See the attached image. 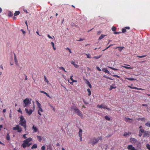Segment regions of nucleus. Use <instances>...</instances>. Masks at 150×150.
<instances>
[{
    "label": "nucleus",
    "mask_w": 150,
    "mask_h": 150,
    "mask_svg": "<svg viewBox=\"0 0 150 150\" xmlns=\"http://www.w3.org/2000/svg\"><path fill=\"white\" fill-rule=\"evenodd\" d=\"M102 137H100L98 138H93L91 139L89 141L88 143L91 144L93 146L98 143L99 140H102Z\"/></svg>",
    "instance_id": "f257e3e1"
},
{
    "label": "nucleus",
    "mask_w": 150,
    "mask_h": 150,
    "mask_svg": "<svg viewBox=\"0 0 150 150\" xmlns=\"http://www.w3.org/2000/svg\"><path fill=\"white\" fill-rule=\"evenodd\" d=\"M71 111H74V113L75 114H76L79 116L81 117H82L83 114L82 112L81 111H80L78 108L75 106H72L71 108Z\"/></svg>",
    "instance_id": "f03ea898"
},
{
    "label": "nucleus",
    "mask_w": 150,
    "mask_h": 150,
    "mask_svg": "<svg viewBox=\"0 0 150 150\" xmlns=\"http://www.w3.org/2000/svg\"><path fill=\"white\" fill-rule=\"evenodd\" d=\"M31 100V99L30 100L28 98L25 99L23 101V107H26L28 106L30 104Z\"/></svg>",
    "instance_id": "7ed1b4c3"
},
{
    "label": "nucleus",
    "mask_w": 150,
    "mask_h": 150,
    "mask_svg": "<svg viewBox=\"0 0 150 150\" xmlns=\"http://www.w3.org/2000/svg\"><path fill=\"white\" fill-rule=\"evenodd\" d=\"M97 107L100 108H102L104 109H106L107 110H111V109L110 108H107V107L106 105H105L103 104H102L101 105H97Z\"/></svg>",
    "instance_id": "20e7f679"
},
{
    "label": "nucleus",
    "mask_w": 150,
    "mask_h": 150,
    "mask_svg": "<svg viewBox=\"0 0 150 150\" xmlns=\"http://www.w3.org/2000/svg\"><path fill=\"white\" fill-rule=\"evenodd\" d=\"M13 129L14 130H17L18 132H21L22 130V128L18 125H17L16 127H13Z\"/></svg>",
    "instance_id": "39448f33"
},
{
    "label": "nucleus",
    "mask_w": 150,
    "mask_h": 150,
    "mask_svg": "<svg viewBox=\"0 0 150 150\" xmlns=\"http://www.w3.org/2000/svg\"><path fill=\"white\" fill-rule=\"evenodd\" d=\"M32 143L30 142L28 143L27 144H26L24 142L22 144V146L23 147V148H25L26 147L29 146Z\"/></svg>",
    "instance_id": "423d86ee"
},
{
    "label": "nucleus",
    "mask_w": 150,
    "mask_h": 150,
    "mask_svg": "<svg viewBox=\"0 0 150 150\" xmlns=\"http://www.w3.org/2000/svg\"><path fill=\"white\" fill-rule=\"evenodd\" d=\"M144 137H149L150 136V132L148 131H145L143 134Z\"/></svg>",
    "instance_id": "0eeeda50"
},
{
    "label": "nucleus",
    "mask_w": 150,
    "mask_h": 150,
    "mask_svg": "<svg viewBox=\"0 0 150 150\" xmlns=\"http://www.w3.org/2000/svg\"><path fill=\"white\" fill-rule=\"evenodd\" d=\"M25 110L26 113H27L29 115H30L32 113L33 111V110L32 109H30L29 110H28L26 108L25 109Z\"/></svg>",
    "instance_id": "6e6552de"
},
{
    "label": "nucleus",
    "mask_w": 150,
    "mask_h": 150,
    "mask_svg": "<svg viewBox=\"0 0 150 150\" xmlns=\"http://www.w3.org/2000/svg\"><path fill=\"white\" fill-rule=\"evenodd\" d=\"M127 148L129 150H137V149H135L134 147H133L132 145L128 146Z\"/></svg>",
    "instance_id": "1a4fd4ad"
},
{
    "label": "nucleus",
    "mask_w": 150,
    "mask_h": 150,
    "mask_svg": "<svg viewBox=\"0 0 150 150\" xmlns=\"http://www.w3.org/2000/svg\"><path fill=\"white\" fill-rule=\"evenodd\" d=\"M84 80L85 81V82L86 84L90 88H92V86L90 82L87 79H85Z\"/></svg>",
    "instance_id": "9d476101"
},
{
    "label": "nucleus",
    "mask_w": 150,
    "mask_h": 150,
    "mask_svg": "<svg viewBox=\"0 0 150 150\" xmlns=\"http://www.w3.org/2000/svg\"><path fill=\"white\" fill-rule=\"evenodd\" d=\"M32 140V139L31 138H29L25 140L23 142H24L26 144L29 142H30Z\"/></svg>",
    "instance_id": "9b49d317"
},
{
    "label": "nucleus",
    "mask_w": 150,
    "mask_h": 150,
    "mask_svg": "<svg viewBox=\"0 0 150 150\" xmlns=\"http://www.w3.org/2000/svg\"><path fill=\"white\" fill-rule=\"evenodd\" d=\"M137 120L138 121H141L142 122H145L146 121V120L145 118L144 117L143 118H139L137 119Z\"/></svg>",
    "instance_id": "f8f14e48"
},
{
    "label": "nucleus",
    "mask_w": 150,
    "mask_h": 150,
    "mask_svg": "<svg viewBox=\"0 0 150 150\" xmlns=\"http://www.w3.org/2000/svg\"><path fill=\"white\" fill-rule=\"evenodd\" d=\"M40 92L42 93H43L45 94L46 95L47 97H48L50 98H52V97L50 96L46 92H45V91H40Z\"/></svg>",
    "instance_id": "ddd939ff"
},
{
    "label": "nucleus",
    "mask_w": 150,
    "mask_h": 150,
    "mask_svg": "<svg viewBox=\"0 0 150 150\" xmlns=\"http://www.w3.org/2000/svg\"><path fill=\"white\" fill-rule=\"evenodd\" d=\"M26 122H20L19 125L21 126H23L24 128L25 129L26 128Z\"/></svg>",
    "instance_id": "4468645a"
},
{
    "label": "nucleus",
    "mask_w": 150,
    "mask_h": 150,
    "mask_svg": "<svg viewBox=\"0 0 150 150\" xmlns=\"http://www.w3.org/2000/svg\"><path fill=\"white\" fill-rule=\"evenodd\" d=\"M102 71L106 73L109 74L110 72L107 70V69L106 68H103L102 69Z\"/></svg>",
    "instance_id": "2eb2a0df"
},
{
    "label": "nucleus",
    "mask_w": 150,
    "mask_h": 150,
    "mask_svg": "<svg viewBox=\"0 0 150 150\" xmlns=\"http://www.w3.org/2000/svg\"><path fill=\"white\" fill-rule=\"evenodd\" d=\"M20 122H25L23 116H21L20 117Z\"/></svg>",
    "instance_id": "dca6fc26"
},
{
    "label": "nucleus",
    "mask_w": 150,
    "mask_h": 150,
    "mask_svg": "<svg viewBox=\"0 0 150 150\" xmlns=\"http://www.w3.org/2000/svg\"><path fill=\"white\" fill-rule=\"evenodd\" d=\"M36 103L39 109L41 108V104L38 102L37 100L36 101Z\"/></svg>",
    "instance_id": "f3484780"
},
{
    "label": "nucleus",
    "mask_w": 150,
    "mask_h": 150,
    "mask_svg": "<svg viewBox=\"0 0 150 150\" xmlns=\"http://www.w3.org/2000/svg\"><path fill=\"white\" fill-rule=\"evenodd\" d=\"M129 120H132V119H130L128 117H125L124 118V121H126V122L129 121Z\"/></svg>",
    "instance_id": "a211bd4d"
},
{
    "label": "nucleus",
    "mask_w": 150,
    "mask_h": 150,
    "mask_svg": "<svg viewBox=\"0 0 150 150\" xmlns=\"http://www.w3.org/2000/svg\"><path fill=\"white\" fill-rule=\"evenodd\" d=\"M43 112V110L42 109V108H39V109L38 110V114L39 115H41V112Z\"/></svg>",
    "instance_id": "6ab92c4d"
},
{
    "label": "nucleus",
    "mask_w": 150,
    "mask_h": 150,
    "mask_svg": "<svg viewBox=\"0 0 150 150\" xmlns=\"http://www.w3.org/2000/svg\"><path fill=\"white\" fill-rule=\"evenodd\" d=\"M82 130L81 129H79V137H81L82 136Z\"/></svg>",
    "instance_id": "aec40b11"
},
{
    "label": "nucleus",
    "mask_w": 150,
    "mask_h": 150,
    "mask_svg": "<svg viewBox=\"0 0 150 150\" xmlns=\"http://www.w3.org/2000/svg\"><path fill=\"white\" fill-rule=\"evenodd\" d=\"M106 36V35H103V34H102L99 37L98 39V40H100L102 39L105 36Z\"/></svg>",
    "instance_id": "412c9836"
},
{
    "label": "nucleus",
    "mask_w": 150,
    "mask_h": 150,
    "mask_svg": "<svg viewBox=\"0 0 150 150\" xmlns=\"http://www.w3.org/2000/svg\"><path fill=\"white\" fill-rule=\"evenodd\" d=\"M125 79H128L129 80H131V81H134V80H136V79H134V78H127V77L125 78Z\"/></svg>",
    "instance_id": "4be33fe9"
},
{
    "label": "nucleus",
    "mask_w": 150,
    "mask_h": 150,
    "mask_svg": "<svg viewBox=\"0 0 150 150\" xmlns=\"http://www.w3.org/2000/svg\"><path fill=\"white\" fill-rule=\"evenodd\" d=\"M20 13V12L19 11H16L14 13V16H15L18 15Z\"/></svg>",
    "instance_id": "5701e85b"
},
{
    "label": "nucleus",
    "mask_w": 150,
    "mask_h": 150,
    "mask_svg": "<svg viewBox=\"0 0 150 150\" xmlns=\"http://www.w3.org/2000/svg\"><path fill=\"white\" fill-rule=\"evenodd\" d=\"M77 80H73V81H72L70 82V80H68V82L70 83V84H71V85L73 84V82H77Z\"/></svg>",
    "instance_id": "b1692460"
},
{
    "label": "nucleus",
    "mask_w": 150,
    "mask_h": 150,
    "mask_svg": "<svg viewBox=\"0 0 150 150\" xmlns=\"http://www.w3.org/2000/svg\"><path fill=\"white\" fill-rule=\"evenodd\" d=\"M139 128L140 129V130L139 131V132H142V133L144 132V129H142V126H140L139 127Z\"/></svg>",
    "instance_id": "393cba45"
},
{
    "label": "nucleus",
    "mask_w": 150,
    "mask_h": 150,
    "mask_svg": "<svg viewBox=\"0 0 150 150\" xmlns=\"http://www.w3.org/2000/svg\"><path fill=\"white\" fill-rule=\"evenodd\" d=\"M32 129L34 130V132H36L37 131V128L33 125L32 127Z\"/></svg>",
    "instance_id": "a878e982"
},
{
    "label": "nucleus",
    "mask_w": 150,
    "mask_h": 150,
    "mask_svg": "<svg viewBox=\"0 0 150 150\" xmlns=\"http://www.w3.org/2000/svg\"><path fill=\"white\" fill-rule=\"evenodd\" d=\"M130 140L132 142L133 141V142H134V143L136 142L137 141V139H136L134 138H131L130 139Z\"/></svg>",
    "instance_id": "bb28decb"
},
{
    "label": "nucleus",
    "mask_w": 150,
    "mask_h": 150,
    "mask_svg": "<svg viewBox=\"0 0 150 150\" xmlns=\"http://www.w3.org/2000/svg\"><path fill=\"white\" fill-rule=\"evenodd\" d=\"M47 149H49L50 150H52V146L51 144H49L48 146Z\"/></svg>",
    "instance_id": "cd10ccee"
},
{
    "label": "nucleus",
    "mask_w": 150,
    "mask_h": 150,
    "mask_svg": "<svg viewBox=\"0 0 150 150\" xmlns=\"http://www.w3.org/2000/svg\"><path fill=\"white\" fill-rule=\"evenodd\" d=\"M118 48V50L120 51H121L123 49L124 47H118L116 48Z\"/></svg>",
    "instance_id": "c85d7f7f"
},
{
    "label": "nucleus",
    "mask_w": 150,
    "mask_h": 150,
    "mask_svg": "<svg viewBox=\"0 0 150 150\" xmlns=\"http://www.w3.org/2000/svg\"><path fill=\"white\" fill-rule=\"evenodd\" d=\"M37 138L39 142H41V141L42 139V137L40 136H37Z\"/></svg>",
    "instance_id": "c756f323"
},
{
    "label": "nucleus",
    "mask_w": 150,
    "mask_h": 150,
    "mask_svg": "<svg viewBox=\"0 0 150 150\" xmlns=\"http://www.w3.org/2000/svg\"><path fill=\"white\" fill-rule=\"evenodd\" d=\"M37 144H35L33 145V146H32L31 147V149H35L37 148Z\"/></svg>",
    "instance_id": "7c9ffc66"
},
{
    "label": "nucleus",
    "mask_w": 150,
    "mask_h": 150,
    "mask_svg": "<svg viewBox=\"0 0 150 150\" xmlns=\"http://www.w3.org/2000/svg\"><path fill=\"white\" fill-rule=\"evenodd\" d=\"M137 146L138 149H140L141 148V145L140 143H138L137 144Z\"/></svg>",
    "instance_id": "2f4dec72"
},
{
    "label": "nucleus",
    "mask_w": 150,
    "mask_h": 150,
    "mask_svg": "<svg viewBox=\"0 0 150 150\" xmlns=\"http://www.w3.org/2000/svg\"><path fill=\"white\" fill-rule=\"evenodd\" d=\"M87 91L88 92V95L90 96L91 95V92L89 88L87 89Z\"/></svg>",
    "instance_id": "473e14b6"
},
{
    "label": "nucleus",
    "mask_w": 150,
    "mask_h": 150,
    "mask_svg": "<svg viewBox=\"0 0 150 150\" xmlns=\"http://www.w3.org/2000/svg\"><path fill=\"white\" fill-rule=\"evenodd\" d=\"M121 66L122 67H124L126 69H128L133 68H132V67H127V66H125L121 65Z\"/></svg>",
    "instance_id": "72a5a7b5"
},
{
    "label": "nucleus",
    "mask_w": 150,
    "mask_h": 150,
    "mask_svg": "<svg viewBox=\"0 0 150 150\" xmlns=\"http://www.w3.org/2000/svg\"><path fill=\"white\" fill-rule=\"evenodd\" d=\"M6 139L8 140H9L10 139V136L8 133L6 135Z\"/></svg>",
    "instance_id": "f704fd0d"
},
{
    "label": "nucleus",
    "mask_w": 150,
    "mask_h": 150,
    "mask_svg": "<svg viewBox=\"0 0 150 150\" xmlns=\"http://www.w3.org/2000/svg\"><path fill=\"white\" fill-rule=\"evenodd\" d=\"M59 69L60 70H62L64 71L65 72H66L67 71L65 70V69L62 67H59Z\"/></svg>",
    "instance_id": "c9c22d12"
},
{
    "label": "nucleus",
    "mask_w": 150,
    "mask_h": 150,
    "mask_svg": "<svg viewBox=\"0 0 150 150\" xmlns=\"http://www.w3.org/2000/svg\"><path fill=\"white\" fill-rule=\"evenodd\" d=\"M13 15V14L12 13L11 11H9L8 14V16H9L11 17V16H12Z\"/></svg>",
    "instance_id": "e433bc0d"
},
{
    "label": "nucleus",
    "mask_w": 150,
    "mask_h": 150,
    "mask_svg": "<svg viewBox=\"0 0 150 150\" xmlns=\"http://www.w3.org/2000/svg\"><path fill=\"white\" fill-rule=\"evenodd\" d=\"M146 56H147V55L146 54V55H144L143 56H141L137 55V57L139 58H143V57H145Z\"/></svg>",
    "instance_id": "4c0bfd02"
},
{
    "label": "nucleus",
    "mask_w": 150,
    "mask_h": 150,
    "mask_svg": "<svg viewBox=\"0 0 150 150\" xmlns=\"http://www.w3.org/2000/svg\"><path fill=\"white\" fill-rule=\"evenodd\" d=\"M105 118L106 120H107L109 121L110 120V118L108 116H106L105 117Z\"/></svg>",
    "instance_id": "58836bf2"
},
{
    "label": "nucleus",
    "mask_w": 150,
    "mask_h": 150,
    "mask_svg": "<svg viewBox=\"0 0 150 150\" xmlns=\"http://www.w3.org/2000/svg\"><path fill=\"white\" fill-rule=\"evenodd\" d=\"M116 88V86L114 87V86H110V90H111L112 89L115 88Z\"/></svg>",
    "instance_id": "ea45409f"
},
{
    "label": "nucleus",
    "mask_w": 150,
    "mask_h": 150,
    "mask_svg": "<svg viewBox=\"0 0 150 150\" xmlns=\"http://www.w3.org/2000/svg\"><path fill=\"white\" fill-rule=\"evenodd\" d=\"M109 67L110 68V69H112L114 70L117 71V70H118V69L115 68H114V67Z\"/></svg>",
    "instance_id": "a19ab883"
},
{
    "label": "nucleus",
    "mask_w": 150,
    "mask_h": 150,
    "mask_svg": "<svg viewBox=\"0 0 150 150\" xmlns=\"http://www.w3.org/2000/svg\"><path fill=\"white\" fill-rule=\"evenodd\" d=\"M101 57V55H100L99 56H94L93 57V58L95 59H97L100 58Z\"/></svg>",
    "instance_id": "79ce46f5"
},
{
    "label": "nucleus",
    "mask_w": 150,
    "mask_h": 150,
    "mask_svg": "<svg viewBox=\"0 0 150 150\" xmlns=\"http://www.w3.org/2000/svg\"><path fill=\"white\" fill-rule=\"evenodd\" d=\"M14 59L15 62L18 61V60L16 58V56L15 53L14 54Z\"/></svg>",
    "instance_id": "37998d69"
},
{
    "label": "nucleus",
    "mask_w": 150,
    "mask_h": 150,
    "mask_svg": "<svg viewBox=\"0 0 150 150\" xmlns=\"http://www.w3.org/2000/svg\"><path fill=\"white\" fill-rule=\"evenodd\" d=\"M129 132H125L123 135L125 136H126L128 135H129Z\"/></svg>",
    "instance_id": "c03bdc74"
},
{
    "label": "nucleus",
    "mask_w": 150,
    "mask_h": 150,
    "mask_svg": "<svg viewBox=\"0 0 150 150\" xmlns=\"http://www.w3.org/2000/svg\"><path fill=\"white\" fill-rule=\"evenodd\" d=\"M116 28L115 27H112V31L115 32L116 30Z\"/></svg>",
    "instance_id": "a18cd8bd"
},
{
    "label": "nucleus",
    "mask_w": 150,
    "mask_h": 150,
    "mask_svg": "<svg viewBox=\"0 0 150 150\" xmlns=\"http://www.w3.org/2000/svg\"><path fill=\"white\" fill-rule=\"evenodd\" d=\"M44 78H45V81H46L47 83H48L49 82V81L45 76H44Z\"/></svg>",
    "instance_id": "49530a36"
},
{
    "label": "nucleus",
    "mask_w": 150,
    "mask_h": 150,
    "mask_svg": "<svg viewBox=\"0 0 150 150\" xmlns=\"http://www.w3.org/2000/svg\"><path fill=\"white\" fill-rule=\"evenodd\" d=\"M86 55L87 56V57L89 58H91V57L90 54H86Z\"/></svg>",
    "instance_id": "de8ad7c7"
},
{
    "label": "nucleus",
    "mask_w": 150,
    "mask_h": 150,
    "mask_svg": "<svg viewBox=\"0 0 150 150\" xmlns=\"http://www.w3.org/2000/svg\"><path fill=\"white\" fill-rule=\"evenodd\" d=\"M122 33H125L126 32V30L125 28H122Z\"/></svg>",
    "instance_id": "09e8293b"
},
{
    "label": "nucleus",
    "mask_w": 150,
    "mask_h": 150,
    "mask_svg": "<svg viewBox=\"0 0 150 150\" xmlns=\"http://www.w3.org/2000/svg\"><path fill=\"white\" fill-rule=\"evenodd\" d=\"M147 148L149 150H150V145L147 144L146 145Z\"/></svg>",
    "instance_id": "8fccbe9b"
},
{
    "label": "nucleus",
    "mask_w": 150,
    "mask_h": 150,
    "mask_svg": "<svg viewBox=\"0 0 150 150\" xmlns=\"http://www.w3.org/2000/svg\"><path fill=\"white\" fill-rule=\"evenodd\" d=\"M128 87H129V88H132V89H136V87H132L131 86H128Z\"/></svg>",
    "instance_id": "3c124183"
},
{
    "label": "nucleus",
    "mask_w": 150,
    "mask_h": 150,
    "mask_svg": "<svg viewBox=\"0 0 150 150\" xmlns=\"http://www.w3.org/2000/svg\"><path fill=\"white\" fill-rule=\"evenodd\" d=\"M45 147L44 146H42L41 148V150H45Z\"/></svg>",
    "instance_id": "603ef678"
},
{
    "label": "nucleus",
    "mask_w": 150,
    "mask_h": 150,
    "mask_svg": "<svg viewBox=\"0 0 150 150\" xmlns=\"http://www.w3.org/2000/svg\"><path fill=\"white\" fill-rule=\"evenodd\" d=\"M145 125L148 127H150V122H146Z\"/></svg>",
    "instance_id": "864d4df0"
},
{
    "label": "nucleus",
    "mask_w": 150,
    "mask_h": 150,
    "mask_svg": "<svg viewBox=\"0 0 150 150\" xmlns=\"http://www.w3.org/2000/svg\"><path fill=\"white\" fill-rule=\"evenodd\" d=\"M112 76H113V77H117L118 78H120V77L119 76H118V75H112Z\"/></svg>",
    "instance_id": "5fc2aeb1"
},
{
    "label": "nucleus",
    "mask_w": 150,
    "mask_h": 150,
    "mask_svg": "<svg viewBox=\"0 0 150 150\" xmlns=\"http://www.w3.org/2000/svg\"><path fill=\"white\" fill-rule=\"evenodd\" d=\"M121 33V32H114V33L115 34H118Z\"/></svg>",
    "instance_id": "6e6d98bb"
},
{
    "label": "nucleus",
    "mask_w": 150,
    "mask_h": 150,
    "mask_svg": "<svg viewBox=\"0 0 150 150\" xmlns=\"http://www.w3.org/2000/svg\"><path fill=\"white\" fill-rule=\"evenodd\" d=\"M74 67H75L76 68H77L79 67L78 65L77 64H74Z\"/></svg>",
    "instance_id": "4d7b16f0"
},
{
    "label": "nucleus",
    "mask_w": 150,
    "mask_h": 150,
    "mask_svg": "<svg viewBox=\"0 0 150 150\" xmlns=\"http://www.w3.org/2000/svg\"><path fill=\"white\" fill-rule=\"evenodd\" d=\"M21 31H22L23 33L24 34H25V32L23 30V29H21Z\"/></svg>",
    "instance_id": "13d9d810"
},
{
    "label": "nucleus",
    "mask_w": 150,
    "mask_h": 150,
    "mask_svg": "<svg viewBox=\"0 0 150 150\" xmlns=\"http://www.w3.org/2000/svg\"><path fill=\"white\" fill-rule=\"evenodd\" d=\"M137 89L138 90H144V89H143L140 88H137L136 87V89Z\"/></svg>",
    "instance_id": "bf43d9fd"
},
{
    "label": "nucleus",
    "mask_w": 150,
    "mask_h": 150,
    "mask_svg": "<svg viewBox=\"0 0 150 150\" xmlns=\"http://www.w3.org/2000/svg\"><path fill=\"white\" fill-rule=\"evenodd\" d=\"M96 69H97L99 71H101V69L99 68V67H96Z\"/></svg>",
    "instance_id": "052dcab7"
},
{
    "label": "nucleus",
    "mask_w": 150,
    "mask_h": 150,
    "mask_svg": "<svg viewBox=\"0 0 150 150\" xmlns=\"http://www.w3.org/2000/svg\"><path fill=\"white\" fill-rule=\"evenodd\" d=\"M51 44L52 46V47H54V43L53 42H51Z\"/></svg>",
    "instance_id": "680f3d73"
},
{
    "label": "nucleus",
    "mask_w": 150,
    "mask_h": 150,
    "mask_svg": "<svg viewBox=\"0 0 150 150\" xmlns=\"http://www.w3.org/2000/svg\"><path fill=\"white\" fill-rule=\"evenodd\" d=\"M142 134V133L139 132V135L140 137H141Z\"/></svg>",
    "instance_id": "e2e57ef3"
},
{
    "label": "nucleus",
    "mask_w": 150,
    "mask_h": 150,
    "mask_svg": "<svg viewBox=\"0 0 150 150\" xmlns=\"http://www.w3.org/2000/svg\"><path fill=\"white\" fill-rule=\"evenodd\" d=\"M73 75H71L70 77V79L72 81H73L74 80L73 79Z\"/></svg>",
    "instance_id": "0e129e2a"
},
{
    "label": "nucleus",
    "mask_w": 150,
    "mask_h": 150,
    "mask_svg": "<svg viewBox=\"0 0 150 150\" xmlns=\"http://www.w3.org/2000/svg\"><path fill=\"white\" fill-rule=\"evenodd\" d=\"M27 134H25L23 135V137L24 138V139H26V135Z\"/></svg>",
    "instance_id": "69168bd1"
},
{
    "label": "nucleus",
    "mask_w": 150,
    "mask_h": 150,
    "mask_svg": "<svg viewBox=\"0 0 150 150\" xmlns=\"http://www.w3.org/2000/svg\"><path fill=\"white\" fill-rule=\"evenodd\" d=\"M71 64L74 65L75 64V62L74 61H71Z\"/></svg>",
    "instance_id": "338daca9"
},
{
    "label": "nucleus",
    "mask_w": 150,
    "mask_h": 150,
    "mask_svg": "<svg viewBox=\"0 0 150 150\" xmlns=\"http://www.w3.org/2000/svg\"><path fill=\"white\" fill-rule=\"evenodd\" d=\"M142 105L143 106H146V107H147L148 106V105L147 104H143Z\"/></svg>",
    "instance_id": "774afa93"
}]
</instances>
